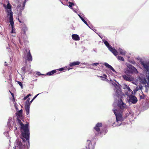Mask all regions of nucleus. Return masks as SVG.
Instances as JSON below:
<instances>
[{
    "label": "nucleus",
    "instance_id": "6ab92c4d",
    "mask_svg": "<svg viewBox=\"0 0 149 149\" xmlns=\"http://www.w3.org/2000/svg\"><path fill=\"white\" fill-rule=\"evenodd\" d=\"M16 144L18 146L19 148H21L22 146L21 142L19 140H17L16 141Z\"/></svg>",
    "mask_w": 149,
    "mask_h": 149
},
{
    "label": "nucleus",
    "instance_id": "c85d7f7f",
    "mask_svg": "<svg viewBox=\"0 0 149 149\" xmlns=\"http://www.w3.org/2000/svg\"><path fill=\"white\" fill-rule=\"evenodd\" d=\"M69 7L70 8H71L72 7V6L74 5L73 3L71 2H69Z\"/></svg>",
    "mask_w": 149,
    "mask_h": 149
},
{
    "label": "nucleus",
    "instance_id": "a878e982",
    "mask_svg": "<svg viewBox=\"0 0 149 149\" xmlns=\"http://www.w3.org/2000/svg\"><path fill=\"white\" fill-rule=\"evenodd\" d=\"M27 30V28L26 26L23 27L22 28V30L24 31V33L25 34Z\"/></svg>",
    "mask_w": 149,
    "mask_h": 149
},
{
    "label": "nucleus",
    "instance_id": "7c9ffc66",
    "mask_svg": "<svg viewBox=\"0 0 149 149\" xmlns=\"http://www.w3.org/2000/svg\"><path fill=\"white\" fill-rule=\"evenodd\" d=\"M64 69V68H59V69H57L56 70H57V71H63Z\"/></svg>",
    "mask_w": 149,
    "mask_h": 149
},
{
    "label": "nucleus",
    "instance_id": "a211bd4d",
    "mask_svg": "<svg viewBox=\"0 0 149 149\" xmlns=\"http://www.w3.org/2000/svg\"><path fill=\"white\" fill-rule=\"evenodd\" d=\"M57 72V70H54L47 73L46 74L47 75L50 76L53 74H54L56 73Z\"/></svg>",
    "mask_w": 149,
    "mask_h": 149
},
{
    "label": "nucleus",
    "instance_id": "0eeeda50",
    "mask_svg": "<svg viewBox=\"0 0 149 149\" xmlns=\"http://www.w3.org/2000/svg\"><path fill=\"white\" fill-rule=\"evenodd\" d=\"M117 105L121 110H123V108H125L126 106V104L123 102L121 99L118 101Z\"/></svg>",
    "mask_w": 149,
    "mask_h": 149
},
{
    "label": "nucleus",
    "instance_id": "4be33fe9",
    "mask_svg": "<svg viewBox=\"0 0 149 149\" xmlns=\"http://www.w3.org/2000/svg\"><path fill=\"white\" fill-rule=\"evenodd\" d=\"M79 16L80 17V18H81L82 21L87 26H89L87 22L82 17H81L80 15H79Z\"/></svg>",
    "mask_w": 149,
    "mask_h": 149
},
{
    "label": "nucleus",
    "instance_id": "a18cd8bd",
    "mask_svg": "<svg viewBox=\"0 0 149 149\" xmlns=\"http://www.w3.org/2000/svg\"><path fill=\"white\" fill-rule=\"evenodd\" d=\"M68 0H66V1H68Z\"/></svg>",
    "mask_w": 149,
    "mask_h": 149
},
{
    "label": "nucleus",
    "instance_id": "412c9836",
    "mask_svg": "<svg viewBox=\"0 0 149 149\" xmlns=\"http://www.w3.org/2000/svg\"><path fill=\"white\" fill-rule=\"evenodd\" d=\"M87 144H88V146H86V149H90L89 146L90 145H92V143L91 141L90 140H87Z\"/></svg>",
    "mask_w": 149,
    "mask_h": 149
},
{
    "label": "nucleus",
    "instance_id": "f8f14e48",
    "mask_svg": "<svg viewBox=\"0 0 149 149\" xmlns=\"http://www.w3.org/2000/svg\"><path fill=\"white\" fill-rule=\"evenodd\" d=\"M130 101L132 103L135 104L137 102V99L136 97L132 96L130 97Z\"/></svg>",
    "mask_w": 149,
    "mask_h": 149
},
{
    "label": "nucleus",
    "instance_id": "a19ab883",
    "mask_svg": "<svg viewBox=\"0 0 149 149\" xmlns=\"http://www.w3.org/2000/svg\"><path fill=\"white\" fill-rule=\"evenodd\" d=\"M140 97L141 99H144V97L142 95L140 96Z\"/></svg>",
    "mask_w": 149,
    "mask_h": 149
},
{
    "label": "nucleus",
    "instance_id": "f03ea898",
    "mask_svg": "<svg viewBox=\"0 0 149 149\" xmlns=\"http://www.w3.org/2000/svg\"><path fill=\"white\" fill-rule=\"evenodd\" d=\"M104 43L105 45L109 49L111 52L115 56H116L118 54V52L117 50L110 45L107 41L105 40L104 41Z\"/></svg>",
    "mask_w": 149,
    "mask_h": 149
},
{
    "label": "nucleus",
    "instance_id": "9b49d317",
    "mask_svg": "<svg viewBox=\"0 0 149 149\" xmlns=\"http://www.w3.org/2000/svg\"><path fill=\"white\" fill-rule=\"evenodd\" d=\"M25 60L29 61H32V56L30 53V51H29L28 53Z\"/></svg>",
    "mask_w": 149,
    "mask_h": 149
},
{
    "label": "nucleus",
    "instance_id": "cd10ccee",
    "mask_svg": "<svg viewBox=\"0 0 149 149\" xmlns=\"http://www.w3.org/2000/svg\"><path fill=\"white\" fill-rule=\"evenodd\" d=\"M17 82L18 84L21 86V88H23V86L22 83L21 82L18 81Z\"/></svg>",
    "mask_w": 149,
    "mask_h": 149
},
{
    "label": "nucleus",
    "instance_id": "393cba45",
    "mask_svg": "<svg viewBox=\"0 0 149 149\" xmlns=\"http://www.w3.org/2000/svg\"><path fill=\"white\" fill-rule=\"evenodd\" d=\"M117 58L118 60H120L122 61H124V59L123 57H121L120 56H118L117 57Z\"/></svg>",
    "mask_w": 149,
    "mask_h": 149
},
{
    "label": "nucleus",
    "instance_id": "72a5a7b5",
    "mask_svg": "<svg viewBox=\"0 0 149 149\" xmlns=\"http://www.w3.org/2000/svg\"><path fill=\"white\" fill-rule=\"evenodd\" d=\"M39 94V93L38 94L36 95H35L32 99L33 100H34L37 96H38Z\"/></svg>",
    "mask_w": 149,
    "mask_h": 149
},
{
    "label": "nucleus",
    "instance_id": "473e14b6",
    "mask_svg": "<svg viewBox=\"0 0 149 149\" xmlns=\"http://www.w3.org/2000/svg\"><path fill=\"white\" fill-rule=\"evenodd\" d=\"M39 94V93L38 94L36 95H35L32 99L33 100H34L37 96H38Z\"/></svg>",
    "mask_w": 149,
    "mask_h": 149
},
{
    "label": "nucleus",
    "instance_id": "c756f323",
    "mask_svg": "<svg viewBox=\"0 0 149 149\" xmlns=\"http://www.w3.org/2000/svg\"><path fill=\"white\" fill-rule=\"evenodd\" d=\"M127 89L128 91L130 92H131L132 91V90L131 89L130 87L128 86H127Z\"/></svg>",
    "mask_w": 149,
    "mask_h": 149
},
{
    "label": "nucleus",
    "instance_id": "bb28decb",
    "mask_svg": "<svg viewBox=\"0 0 149 149\" xmlns=\"http://www.w3.org/2000/svg\"><path fill=\"white\" fill-rule=\"evenodd\" d=\"M31 95L30 94H29L27 96H26V97H24L23 98L24 100H26L27 99L29 96H31Z\"/></svg>",
    "mask_w": 149,
    "mask_h": 149
},
{
    "label": "nucleus",
    "instance_id": "4c0bfd02",
    "mask_svg": "<svg viewBox=\"0 0 149 149\" xmlns=\"http://www.w3.org/2000/svg\"><path fill=\"white\" fill-rule=\"evenodd\" d=\"M12 31H11V33H14L15 32L14 31H14V29H13V28H12Z\"/></svg>",
    "mask_w": 149,
    "mask_h": 149
},
{
    "label": "nucleus",
    "instance_id": "1a4fd4ad",
    "mask_svg": "<svg viewBox=\"0 0 149 149\" xmlns=\"http://www.w3.org/2000/svg\"><path fill=\"white\" fill-rule=\"evenodd\" d=\"M7 8L9 9L7 11V15L8 16L10 15V14L12 13V15H13V13L11 10V7L10 4L8 3L7 5Z\"/></svg>",
    "mask_w": 149,
    "mask_h": 149
},
{
    "label": "nucleus",
    "instance_id": "4468645a",
    "mask_svg": "<svg viewBox=\"0 0 149 149\" xmlns=\"http://www.w3.org/2000/svg\"><path fill=\"white\" fill-rule=\"evenodd\" d=\"M80 63L79 61H74L70 63L69 64V66L70 67H72L76 65H79L80 64Z\"/></svg>",
    "mask_w": 149,
    "mask_h": 149
},
{
    "label": "nucleus",
    "instance_id": "423d86ee",
    "mask_svg": "<svg viewBox=\"0 0 149 149\" xmlns=\"http://www.w3.org/2000/svg\"><path fill=\"white\" fill-rule=\"evenodd\" d=\"M142 65L147 72L146 76L147 79L149 80V63H143Z\"/></svg>",
    "mask_w": 149,
    "mask_h": 149
},
{
    "label": "nucleus",
    "instance_id": "20e7f679",
    "mask_svg": "<svg viewBox=\"0 0 149 149\" xmlns=\"http://www.w3.org/2000/svg\"><path fill=\"white\" fill-rule=\"evenodd\" d=\"M116 111H117V110H113V112L116 115V121H122L123 119L122 115L120 113H117Z\"/></svg>",
    "mask_w": 149,
    "mask_h": 149
},
{
    "label": "nucleus",
    "instance_id": "7ed1b4c3",
    "mask_svg": "<svg viewBox=\"0 0 149 149\" xmlns=\"http://www.w3.org/2000/svg\"><path fill=\"white\" fill-rule=\"evenodd\" d=\"M30 98H28L25 103V108L26 110V113L28 115L29 113V108L30 103H29Z\"/></svg>",
    "mask_w": 149,
    "mask_h": 149
},
{
    "label": "nucleus",
    "instance_id": "39448f33",
    "mask_svg": "<svg viewBox=\"0 0 149 149\" xmlns=\"http://www.w3.org/2000/svg\"><path fill=\"white\" fill-rule=\"evenodd\" d=\"M127 70L128 71L129 73H132L135 72L136 71H137L136 69L131 65H127Z\"/></svg>",
    "mask_w": 149,
    "mask_h": 149
},
{
    "label": "nucleus",
    "instance_id": "2f4dec72",
    "mask_svg": "<svg viewBox=\"0 0 149 149\" xmlns=\"http://www.w3.org/2000/svg\"><path fill=\"white\" fill-rule=\"evenodd\" d=\"M129 113H126L125 114V116H124V118H126L127 117V116H129Z\"/></svg>",
    "mask_w": 149,
    "mask_h": 149
},
{
    "label": "nucleus",
    "instance_id": "9d476101",
    "mask_svg": "<svg viewBox=\"0 0 149 149\" xmlns=\"http://www.w3.org/2000/svg\"><path fill=\"white\" fill-rule=\"evenodd\" d=\"M9 20L10 22V25L11 26L12 28H14V22L13 21V16L12 14V13L10 14Z\"/></svg>",
    "mask_w": 149,
    "mask_h": 149
},
{
    "label": "nucleus",
    "instance_id": "aec40b11",
    "mask_svg": "<svg viewBox=\"0 0 149 149\" xmlns=\"http://www.w3.org/2000/svg\"><path fill=\"white\" fill-rule=\"evenodd\" d=\"M120 54L123 55H125L126 54L125 52L122 49H120L119 51Z\"/></svg>",
    "mask_w": 149,
    "mask_h": 149
},
{
    "label": "nucleus",
    "instance_id": "b1692460",
    "mask_svg": "<svg viewBox=\"0 0 149 149\" xmlns=\"http://www.w3.org/2000/svg\"><path fill=\"white\" fill-rule=\"evenodd\" d=\"M22 110L21 109V110L19 111L18 113H17V115L19 116V117H20L22 116Z\"/></svg>",
    "mask_w": 149,
    "mask_h": 149
},
{
    "label": "nucleus",
    "instance_id": "58836bf2",
    "mask_svg": "<svg viewBox=\"0 0 149 149\" xmlns=\"http://www.w3.org/2000/svg\"><path fill=\"white\" fill-rule=\"evenodd\" d=\"M98 64V63H93L92 65H95L96 66H97V65Z\"/></svg>",
    "mask_w": 149,
    "mask_h": 149
},
{
    "label": "nucleus",
    "instance_id": "37998d69",
    "mask_svg": "<svg viewBox=\"0 0 149 149\" xmlns=\"http://www.w3.org/2000/svg\"><path fill=\"white\" fill-rule=\"evenodd\" d=\"M68 70H70V69H72V68H68Z\"/></svg>",
    "mask_w": 149,
    "mask_h": 149
},
{
    "label": "nucleus",
    "instance_id": "f3484780",
    "mask_svg": "<svg viewBox=\"0 0 149 149\" xmlns=\"http://www.w3.org/2000/svg\"><path fill=\"white\" fill-rule=\"evenodd\" d=\"M72 38L74 40H79L80 39L79 36L77 34H72Z\"/></svg>",
    "mask_w": 149,
    "mask_h": 149
},
{
    "label": "nucleus",
    "instance_id": "79ce46f5",
    "mask_svg": "<svg viewBox=\"0 0 149 149\" xmlns=\"http://www.w3.org/2000/svg\"><path fill=\"white\" fill-rule=\"evenodd\" d=\"M33 99H32V100H31V101L30 102H29V103H30V104H31V102H33Z\"/></svg>",
    "mask_w": 149,
    "mask_h": 149
},
{
    "label": "nucleus",
    "instance_id": "2eb2a0df",
    "mask_svg": "<svg viewBox=\"0 0 149 149\" xmlns=\"http://www.w3.org/2000/svg\"><path fill=\"white\" fill-rule=\"evenodd\" d=\"M104 65L107 68H108L109 69L113 72H116V71L114 69L111 65H109L108 63H104Z\"/></svg>",
    "mask_w": 149,
    "mask_h": 149
},
{
    "label": "nucleus",
    "instance_id": "ddd939ff",
    "mask_svg": "<svg viewBox=\"0 0 149 149\" xmlns=\"http://www.w3.org/2000/svg\"><path fill=\"white\" fill-rule=\"evenodd\" d=\"M97 77H98L102 78L101 80L103 81H106L108 80L107 79V76L104 74H103V76L97 75Z\"/></svg>",
    "mask_w": 149,
    "mask_h": 149
},
{
    "label": "nucleus",
    "instance_id": "f257e3e1",
    "mask_svg": "<svg viewBox=\"0 0 149 149\" xmlns=\"http://www.w3.org/2000/svg\"><path fill=\"white\" fill-rule=\"evenodd\" d=\"M17 120L18 121V123L19 125H20V130L22 133V135L23 138L22 140L23 142H25V140L24 139L28 140L29 142V125L27 124H24L22 123L21 120L17 118Z\"/></svg>",
    "mask_w": 149,
    "mask_h": 149
},
{
    "label": "nucleus",
    "instance_id": "c9c22d12",
    "mask_svg": "<svg viewBox=\"0 0 149 149\" xmlns=\"http://www.w3.org/2000/svg\"><path fill=\"white\" fill-rule=\"evenodd\" d=\"M39 94V93L38 94L36 95H35L32 99L33 100H34L37 96H38Z\"/></svg>",
    "mask_w": 149,
    "mask_h": 149
},
{
    "label": "nucleus",
    "instance_id": "6e6552de",
    "mask_svg": "<svg viewBox=\"0 0 149 149\" xmlns=\"http://www.w3.org/2000/svg\"><path fill=\"white\" fill-rule=\"evenodd\" d=\"M102 123H97L95 127H94V129L95 130L98 132V133L101 134L102 132H100V127H102Z\"/></svg>",
    "mask_w": 149,
    "mask_h": 149
},
{
    "label": "nucleus",
    "instance_id": "c03bdc74",
    "mask_svg": "<svg viewBox=\"0 0 149 149\" xmlns=\"http://www.w3.org/2000/svg\"><path fill=\"white\" fill-rule=\"evenodd\" d=\"M17 128L16 127V130H17Z\"/></svg>",
    "mask_w": 149,
    "mask_h": 149
},
{
    "label": "nucleus",
    "instance_id": "dca6fc26",
    "mask_svg": "<svg viewBox=\"0 0 149 149\" xmlns=\"http://www.w3.org/2000/svg\"><path fill=\"white\" fill-rule=\"evenodd\" d=\"M122 77L124 80L126 81H131L132 80V79L130 77L127 76L125 75H123Z\"/></svg>",
    "mask_w": 149,
    "mask_h": 149
},
{
    "label": "nucleus",
    "instance_id": "ea45409f",
    "mask_svg": "<svg viewBox=\"0 0 149 149\" xmlns=\"http://www.w3.org/2000/svg\"><path fill=\"white\" fill-rule=\"evenodd\" d=\"M10 91V93H11V95H12V97H14V94H13V93H12L10 92V91Z\"/></svg>",
    "mask_w": 149,
    "mask_h": 149
},
{
    "label": "nucleus",
    "instance_id": "5701e85b",
    "mask_svg": "<svg viewBox=\"0 0 149 149\" xmlns=\"http://www.w3.org/2000/svg\"><path fill=\"white\" fill-rule=\"evenodd\" d=\"M26 66H24L22 67L21 68V70L22 72V73L24 74L26 73Z\"/></svg>",
    "mask_w": 149,
    "mask_h": 149
},
{
    "label": "nucleus",
    "instance_id": "e433bc0d",
    "mask_svg": "<svg viewBox=\"0 0 149 149\" xmlns=\"http://www.w3.org/2000/svg\"><path fill=\"white\" fill-rule=\"evenodd\" d=\"M18 19L19 21V22L20 23H23L24 22V21H21V20H19V18H18Z\"/></svg>",
    "mask_w": 149,
    "mask_h": 149
},
{
    "label": "nucleus",
    "instance_id": "f704fd0d",
    "mask_svg": "<svg viewBox=\"0 0 149 149\" xmlns=\"http://www.w3.org/2000/svg\"><path fill=\"white\" fill-rule=\"evenodd\" d=\"M39 94V93L38 94L36 95H35L32 99L33 100H34L37 96H38Z\"/></svg>",
    "mask_w": 149,
    "mask_h": 149
}]
</instances>
